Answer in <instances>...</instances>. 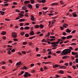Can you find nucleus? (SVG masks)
<instances>
[{
    "instance_id": "nucleus-52",
    "label": "nucleus",
    "mask_w": 78,
    "mask_h": 78,
    "mask_svg": "<svg viewBox=\"0 0 78 78\" xmlns=\"http://www.w3.org/2000/svg\"><path fill=\"white\" fill-rule=\"evenodd\" d=\"M76 63H78V58H76Z\"/></svg>"
},
{
    "instance_id": "nucleus-61",
    "label": "nucleus",
    "mask_w": 78,
    "mask_h": 78,
    "mask_svg": "<svg viewBox=\"0 0 78 78\" xmlns=\"http://www.w3.org/2000/svg\"><path fill=\"white\" fill-rule=\"evenodd\" d=\"M32 72V73H34V72H35V70L34 69H33L31 71Z\"/></svg>"
},
{
    "instance_id": "nucleus-1",
    "label": "nucleus",
    "mask_w": 78,
    "mask_h": 78,
    "mask_svg": "<svg viewBox=\"0 0 78 78\" xmlns=\"http://www.w3.org/2000/svg\"><path fill=\"white\" fill-rule=\"evenodd\" d=\"M71 52V50L69 49H66L62 51V52H61L60 54L62 55H66L68 53H70Z\"/></svg>"
},
{
    "instance_id": "nucleus-63",
    "label": "nucleus",
    "mask_w": 78,
    "mask_h": 78,
    "mask_svg": "<svg viewBox=\"0 0 78 78\" xmlns=\"http://www.w3.org/2000/svg\"><path fill=\"white\" fill-rule=\"evenodd\" d=\"M15 51V49H13L11 51H12V52H14Z\"/></svg>"
},
{
    "instance_id": "nucleus-22",
    "label": "nucleus",
    "mask_w": 78,
    "mask_h": 78,
    "mask_svg": "<svg viewBox=\"0 0 78 78\" xmlns=\"http://www.w3.org/2000/svg\"><path fill=\"white\" fill-rule=\"evenodd\" d=\"M69 56H65L63 57L62 58L63 59H66V58H69Z\"/></svg>"
},
{
    "instance_id": "nucleus-42",
    "label": "nucleus",
    "mask_w": 78,
    "mask_h": 78,
    "mask_svg": "<svg viewBox=\"0 0 78 78\" xmlns=\"http://www.w3.org/2000/svg\"><path fill=\"white\" fill-rule=\"evenodd\" d=\"M76 44L75 43H72L71 44V45H76Z\"/></svg>"
},
{
    "instance_id": "nucleus-31",
    "label": "nucleus",
    "mask_w": 78,
    "mask_h": 78,
    "mask_svg": "<svg viewBox=\"0 0 78 78\" xmlns=\"http://www.w3.org/2000/svg\"><path fill=\"white\" fill-rule=\"evenodd\" d=\"M58 5V4L56 3H52L51 4V5Z\"/></svg>"
},
{
    "instance_id": "nucleus-17",
    "label": "nucleus",
    "mask_w": 78,
    "mask_h": 78,
    "mask_svg": "<svg viewBox=\"0 0 78 78\" xmlns=\"http://www.w3.org/2000/svg\"><path fill=\"white\" fill-rule=\"evenodd\" d=\"M25 21V19H21L19 20V22H24Z\"/></svg>"
},
{
    "instance_id": "nucleus-8",
    "label": "nucleus",
    "mask_w": 78,
    "mask_h": 78,
    "mask_svg": "<svg viewBox=\"0 0 78 78\" xmlns=\"http://www.w3.org/2000/svg\"><path fill=\"white\" fill-rule=\"evenodd\" d=\"M50 34V32H48L47 34L45 36V37H46V38H47V37H49Z\"/></svg>"
},
{
    "instance_id": "nucleus-37",
    "label": "nucleus",
    "mask_w": 78,
    "mask_h": 78,
    "mask_svg": "<svg viewBox=\"0 0 78 78\" xmlns=\"http://www.w3.org/2000/svg\"><path fill=\"white\" fill-rule=\"evenodd\" d=\"M40 70L41 71V72H43V71H44L43 68H40Z\"/></svg>"
},
{
    "instance_id": "nucleus-20",
    "label": "nucleus",
    "mask_w": 78,
    "mask_h": 78,
    "mask_svg": "<svg viewBox=\"0 0 78 78\" xmlns=\"http://www.w3.org/2000/svg\"><path fill=\"white\" fill-rule=\"evenodd\" d=\"M60 69H62V68H63L64 69H65L66 68V66H60Z\"/></svg>"
},
{
    "instance_id": "nucleus-51",
    "label": "nucleus",
    "mask_w": 78,
    "mask_h": 78,
    "mask_svg": "<svg viewBox=\"0 0 78 78\" xmlns=\"http://www.w3.org/2000/svg\"><path fill=\"white\" fill-rule=\"evenodd\" d=\"M7 47H9V48H12V46H10L9 45H8L7 46Z\"/></svg>"
},
{
    "instance_id": "nucleus-23",
    "label": "nucleus",
    "mask_w": 78,
    "mask_h": 78,
    "mask_svg": "<svg viewBox=\"0 0 78 78\" xmlns=\"http://www.w3.org/2000/svg\"><path fill=\"white\" fill-rule=\"evenodd\" d=\"M25 36L26 37H29V34H25Z\"/></svg>"
},
{
    "instance_id": "nucleus-64",
    "label": "nucleus",
    "mask_w": 78,
    "mask_h": 78,
    "mask_svg": "<svg viewBox=\"0 0 78 78\" xmlns=\"http://www.w3.org/2000/svg\"><path fill=\"white\" fill-rule=\"evenodd\" d=\"M67 77H68L69 78H72V77H71V76L69 75H67Z\"/></svg>"
},
{
    "instance_id": "nucleus-34",
    "label": "nucleus",
    "mask_w": 78,
    "mask_h": 78,
    "mask_svg": "<svg viewBox=\"0 0 78 78\" xmlns=\"http://www.w3.org/2000/svg\"><path fill=\"white\" fill-rule=\"evenodd\" d=\"M20 27H22L23 25V23H21L20 24Z\"/></svg>"
},
{
    "instance_id": "nucleus-11",
    "label": "nucleus",
    "mask_w": 78,
    "mask_h": 78,
    "mask_svg": "<svg viewBox=\"0 0 78 78\" xmlns=\"http://www.w3.org/2000/svg\"><path fill=\"white\" fill-rule=\"evenodd\" d=\"M6 34V32L5 31H2V33H1V34H2V35H5V34Z\"/></svg>"
},
{
    "instance_id": "nucleus-6",
    "label": "nucleus",
    "mask_w": 78,
    "mask_h": 78,
    "mask_svg": "<svg viewBox=\"0 0 78 78\" xmlns=\"http://www.w3.org/2000/svg\"><path fill=\"white\" fill-rule=\"evenodd\" d=\"M22 9L23 10H26L27 9V6H24L22 7Z\"/></svg>"
},
{
    "instance_id": "nucleus-21",
    "label": "nucleus",
    "mask_w": 78,
    "mask_h": 78,
    "mask_svg": "<svg viewBox=\"0 0 78 78\" xmlns=\"http://www.w3.org/2000/svg\"><path fill=\"white\" fill-rule=\"evenodd\" d=\"M51 45H57L56 42H51Z\"/></svg>"
},
{
    "instance_id": "nucleus-4",
    "label": "nucleus",
    "mask_w": 78,
    "mask_h": 78,
    "mask_svg": "<svg viewBox=\"0 0 78 78\" xmlns=\"http://www.w3.org/2000/svg\"><path fill=\"white\" fill-rule=\"evenodd\" d=\"M29 34L30 35L34 36V33L33 31L32 30V31Z\"/></svg>"
},
{
    "instance_id": "nucleus-2",
    "label": "nucleus",
    "mask_w": 78,
    "mask_h": 78,
    "mask_svg": "<svg viewBox=\"0 0 78 78\" xmlns=\"http://www.w3.org/2000/svg\"><path fill=\"white\" fill-rule=\"evenodd\" d=\"M24 73L25 74L24 75V76L25 77V78H26L27 76H31V74L27 72H25Z\"/></svg>"
},
{
    "instance_id": "nucleus-18",
    "label": "nucleus",
    "mask_w": 78,
    "mask_h": 78,
    "mask_svg": "<svg viewBox=\"0 0 78 78\" xmlns=\"http://www.w3.org/2000/svg\"><path fill=\"white\" fill-rule=\"evenodd\" d=\"M39 25H35L34 26V27L35 28H39Z\"/></svg>"
},
{
    "instance_id": "nucleus-44",
    "label": "nucleus",
    "mask_w": 78,
    "mask_h": 78,
    "mask_svg": "<svg viewBox=\"0 0 78 78\" xmlns=\"http://www.w3.org/2000/svg\"><path fill=\"white\" fill-rule=\"evenodd\" d=\"M66 33L65 32H64L62 33V34L63 35H64V36H66Z\"/></svg>"
},
{
    "instance_id": "nucleus-27",
    "label": "nucleus",
    "mask_w": 78,
    "mask_h": 78,
    "mask_svg": "<svg viewBox=\"0 0 78 78\" xmlns=\"http://www.w3.org/2000/svg\"><path fill=\"white\" fill-rule=\"evenodd\" d=\"M36 8L38 9L39 8V4H37L36 5Z\"/></svg>"
},
{
    "instance_id": "nucleus-49",
    "label": "nucleus",
    "mask_w": 78,
    "mask_h": 78,
    "mask_svg": "<svg viewBox=\"0 0 78 78\" xmlns=\"http://www.w3.org/2000/svg\"><path fill=\"white\" fill-rule=\"evenodd\" d=\"M60 3H61V4H62V5H63V4H64V3L63 2H62V1H60Z\"/></svg>"
},
{
    "instance_id": "nucleus-50",
    "label": "nucleus",
    "mask_w": 78,
    "mask_h": 78,
    "mask_svg": "<svg viewBox=\"0 0 78 78\" xmlns=\"http://www.w3.org/2000/svg\"><path fill=\"white\" fill-rule=\"evenodd\" d=\"M24 3L25 4H27L28 3V1H24Z\"/></svg>"
},
{
    "instance_id": "nucleus-19",
    "label": "nucleus",
    "mask_w": 78,
    "mask_h": 78,
    "mask_svg": "<svg viewBox=\"0 0 78 78\" xmlns=\"http://www.w3.org/2000/svg\"><path fill=\"white\" fill-rule=\"evenodd\" d=\"M58 41H57V42H56L57 45H58V44H59V43L60 42V41H61L59 39H58Z\"/></svg>"
},
{
    "instance_id": "nucleus-60",
    "label": "nucleus",
    "mask_w": 78,
    "mask_h": 78,
    "mask_svg": "<svg viewBox=\"0 0 78 78\" xmlns=\"http://www.w3.org/2000/svg\"><path fill=\"white\" fill-rule=\"evenodd\" d=\"M55 76H56V78H59V76H59V75H55Z\"/></svg>"
},
{
    "instance_id": "nucleus-13",
    "label": "nucleus",
    "mask_w": 78,
    "mask_h": 78,
    "mask_svg": "<svg viewBox=\"0 0 78 78\" xmlns=\"http://www.w3.org/2000/svg\"><path fill=\"white\" fill-rule=\"evenodd\" d=\"M73 17H77V15L75 12L73 13Z\"/></svg>"
},
{
    "instance_id": "nucleus-58",
    "label": "nucleus",
    "mask_w": 78,
    "mask_h": 78,
    "mask_svg": "<svg viewBox=\"0 0 78 78\" xmlns=\"http://www.w3.org/2000/svg\"><path fill=\"white\" fill-rule=\"evenodd\" d=\"M59 62L60 63H62L64 62V61L63 60H60V61H59Z\"/></svg>"
},
{
    "instance_id": "nucleus-53",
    "label": "nucleus",
    "mask_w": 78,
    "mask_h": 78,
    "mask_svg": "<svg viewBox=\"0 0 78 78\" xmlns=\"http://www.w3.org/2000/svg\"><path fill=\"white\" fill-rule=\"evenodd\" d=\"M22 52L23 54H24V55H25V54H26V52L25 51H22Z\"/></svg>"
},
{
    "instance_id": "nucleus-14",
    "label": "nucleus",
    "mask_w": 78,
    "mask_h": 78,
    "mask_svg": "<svg viewBox=\"0 0 78 78\" xmlns=\"http://www.w3.org/2000/svg\"><path fill=\"white\" fill-rule=\"evenodd\" d=\"M30 1L32 4H34V2H35V1H34V0H30Z\"/></svg>"
},
{
    "instance_id": "nucleus-38",
    "label": "nucleus",
    "mask_w": 78,
    "mask_h": 78,
    "mask_svg": "<svg viewBox=\"0 0 78 78\" xmlns=\"http://www.w3.org/2000/svg\"><path fill=\"white\" fill-rule=\"evenodd\" d=\"M60 28L61 30H64V27H60Z\"/></svg>"
},
{
    "instance_id": "nucleus-28",
    "label": "nucleus",
    "mask_w": 78,
    "mask_h": 78,
    "mask_svg": "<svg viewBox=\"0 0 78 78\" xmlns=\"http://www.w3.org/2000/svg\"><path fill=\"white\" fill-rule=\"evenodd\" d=\"M55 67H59V68H60V67H61V66H59V65H55Z\"/></svg>"
},
{
    "instance_id": "nucleus-15",
    "label": "nucleus",
    "mask_w": 78,
    "mask_h": 78,
    "mask_svg": "<svg viewBox=\"0 0 78 78\" xmlns=\"http://www.w3.org/2000/svg\"><path fill=\"white\" fill-rule=\"evenodd\" d=\"M25 30H29L30 29V27H26L24 28Z\"/></svg>"
},
{
    "instance_id": "nucleus-30",
    "label": "nucleus",
    "mask_w": 78,
    "mask_h": 78,
    "mask_svg": "<svg viewBox=\"0 0 78 78\" xmlns=\"http://www.w3.org/2000/svg\"><path fill=\"white\" fill-rule=\"evenodd\" d=\"M37 2L41 3H42V0H37Z\"/></svg>"
},
{
    "instance_id": "nucleus-16",
    "label": "nucleus",
    "mask_w": 78,
    "mask_h": 78,
    "mask_svg": "<svg viewBox=\"0 0 78 78\" xmlns=\"http://www.w3.org/2000/svg\"><path fill=\"white\" fill-rule=\"evenodd\" d=\"M19 16H19L20 17V18H22V17H23V16H24V15H23V14H20V13H19Z\"/></svg>"
},
{
    "instance_id": "nucleus-10",
    "label": "nucleus",
    "mask_w": 78,
    "mask_h": 78,
    "mask_svg": "<svg viewBox=\"0 0 78 78\" xmlns=\"http://www.w3.org/2000/svg\"><path fill=\"white\" fill-rule=\"evenodd\" d=\"M28 6L30 8H33V6L30 4H28Z\"/></svg>"
},
{
    "instance_id": "nucleus-5",
    "label": "nucleus",
    "mask_w": 78,
    "mask_h": 78,
    "mask_svg": "<svg viewBox=\"0 0 78 78\" xmlns=\"http://www.w3.org/2000/svg\"><path fill=\"white\" fill-rule=\"evenodd\" d=\"M21 64H22V62H17L16 64V66H20Z\"/></svg>"
},
{
    "instance_id": "nucleus-3",
    "label": "nucleus",
    "mask_w": 78,
    "mask_h": 78,
    "mask_svg": "<svg viewBox=\"0 0 78 78\" xmlns=\"http://www.w3.org/2000/svg\"><path fill=\"white\" fill-rule=\"evenodd\" d=\"M12 36L13 38H16L17 37V33L15 32H13L12 34Z\"/></svg>"
},
{
    "instance_id": "nucleus-57",
    "label": "nucleus",
    "mask_w": 78,
    "mask_h": 78,
    "mask_svg": "<svg viewBox=\"0 0 78 78\" xmlns=\"http://www.w3.org/2000/svg\"><path fill=\"white\" fill-rule=\"evenodd\" d=\"M73 68V69H76V66H72Z\"/></svg>"
},
{
    "instance_id": "nucleus-32",
    "label": "nucleus",
    "mask_w": 78,
    "mask_h": 78,
    "mask_svg": "<svg viewBox=\"0 0 78 78\" xmlns=\"http://www.w3.org/2000/svg\"><path fill=\"white\" fill-rule=\"evenodd\" d=\"M23 44L24 45H27V42H23Z\"/></svg>"
},
{
    "instance_id": "nucleus-54",
    "label": "nucleus",
    "mask_w": 78,
    "mask_h": 78,
    "mask_svg": "<svg viewBox=\"0 0 78 78\" xmlns=\"http://www.w3.org/2000/svg\"><path fill=\"white\" fill-rule=\"evenodd\" d=\"M43 9H44V10H46L48 8L47 7H44L43 8Z\"/></svg>"
},
{
    "instance_id": "nucleus-48",
    "label": "nucleus",
    "mask_w": 78,
    "mask_h": 78,
    "mask_svg": "<svg viewBox=\"0 0 78 78\" xmlns=\"http://www.w3.org/2000/svg\"><path fill=\"white\" fill-rule=\"evenodd\" d=\"M7 53H8V54H9V55H11V51H8Z\"/></svg>"
},
{
    "instance_id": "nucleus-47",
    "label": "nucleus",
    "mask_w": 78,
    "mask_h": 78,
    "mask_svg": "<svg viewBox=\"0 0 78 78\" xmlns=\"http://www.w3.org/2000/svg\"><path fill=\"white\" fill-rule=\"evenodd\" d=\"M13 41H15V42H16V41H18V40H17V39L16 38H14L13 39Z\"/></svg>"
},
{
    "instance_id": "nucleus-7",
    "label": "nucleus",
    "mask_w": 78,
    "mask_h": 78,
    "mask_svg": "<svg viewBox=\"0 0 78 78\" xmlns=\"http://www.w3.org/2000/svg\"><path fill=\"white\" fill-rule=\"evenodd\" d=\"M71 30H69V29L67 28L66 29V33H70V32H71Z\"/></svg>"
},
{
    "instance_id": "nucleus-29",
    "label": "nucleus",
    "mask_w": 78,
    "mask_h": 78,
    "mask_svg": "<svg viewBox=\"0 0 78 78\" xmlns=\"http://www.w3.org/2000/svg\"><path fill=\"white\" fill-rule=\"evenodd\" d=\"M46 2V1L45 0H42L41 2L43 3H45Z\"/></svg>"
},
{
    "instance_id": "nucleus-36",
    "label": "nucleus",
    "mask_w": 78,
    "mask_h": 78,
    "mask_svg": "<svg viewBox=\"0 0 78 78\" xmlns=\"http://www.w3.org/2000/svg\"><path fill=\"white\" fill-rule=\"evenodd\" d=\"M1 14L2 16H3L4 15V13H5V12H2L1 11Z\"/></svg>"
},
{
    "instance_id": "nucleus-33",
    "label": "nucleus",
    "mask_w": 78,
    "mask_h": 78,
    "mask_svg": "<svg viewBox=\"0 0 78 78\" xmlns=\"http://www.w3.org/2000/svg\"><path fill=\"white\" fill-rule=\"evenodd\" d=\"M50 38L55 39V37L54 36H51L50 37Z\"/></svg>"
},
{
    "instance_id": "nucleus-41",
    "label": "nucleus",
    "mask_w": 78,
    "mask_h": 78,
    "mask_svg": "<svg viewBox=\"0 0 78 78\" xmlns=\"http://www.w3.org/2000/svg\"><path fill=\"white\" fill-rule=\"evenodd\" d=\"M76 32V30H73V31L72 32V33L73 34L75 33Z\"/></svg>"
},
{
    "instance_id": "nucleus-40",
    "label": "nucleus",
    "mask_w": 78,
    "mask_h": 78,
    "mask_svg": "<svg viewBox=\"0 0 78 78\" xmlns=\"http://www.w3.org/2000/svg\"><path fill=\"white\" fill-rule=\"evenodd\" d=\"M62 39H66V37H62Z\"/></svg>"
},
{
    "instance_id": "nucleus-24",
    "label": "nucleus",
    "mask_w": 78,
    "mask_h": 78,
    "mask_svg": "<svg viewBox=\"0 0 78 78\" xmlns=\"http://www.w3.org/2000/svg\"><path fill=\"white\" fill-rule=\"evenodd\" d=\"M40 27L41 28H44V26L42 25V24H41L40 25Z\"/></svg>"
},
{
    "instance_id": "nucleus-35",
    "label": "nucleus",
    "mask_w": 78,
    "mask_h": 78,
    "mask_svg": "<svg viewBox=\"0 0 78 78\" xmlns=\"http://www.w3.org/2000/svg\"><path fill=\"white\" fill-rule=\"evenodd\" d=\"M24 33H25L24 32H21L20 34L22 36H23L24 35Z\"/></svg>"
},
{
    "instance_id": "nucleus-26",
    "label": "nucleus",
    "mask_w": 78,
    "mask_h": 78,
    "mask_svg": "<svg viewBox=\"0 0 78 78\" xmlns=\"http://www.w3.org/2000/svg\"><path fill=\"white\" fill-rule=\"evenodd\" d=\"M55 22H56V20H53L52 22V24L55 23Z\"/></svg>"
},
{
    "instance_id": "nucleus-9",
    "label": "nucleus",
    "mask_w": 78,
    "mask_h": 78,
    "mask_svg": "<svg viewBox=\"0 0 78 78\" xmlns=\"http://www.w3.org/2000/svg\"><path fill=\"white\" fill-rule=\"evenodd\" d=\"M73 36L72 35H69L66 37V39H70V38H72Z\"/></svg>"
},
{
    "instance_id": "nucleus-43",
    "label": "nucleus",
    "mask_w": 78,
    "mask_h": 78,
    "mask_svg": "<svg viewBox=\"0 0 78 78\" xmlns=\"http://www.w3.org/2000/svg\"><path fill=\"white\" fill-rule=\"evenodd\" d=\"M73 64V63H72V62H70L69 63V66H72V64Z\"/></svg>"
},
{
    "instance_id": "nucleus-45",
    "label": "nucleus",
    "mask_w": 78,
    "mask_h": 78,
    "mask_svg": "<svg viewBox=\"0 0 78 78\" xmlns=\"http://www.w3.org/2000/svg\"><path fill=\"white\" fill-rule=\"evenodd\" d=\"M65 66H69V63H66L65 64Z\"/></svg>"
},
{
    "instance_id": "nucleus-55",
    "label": "nucleus",
    "mask_w": 78,
    "mask_h": 78,
    "mask_svg": "<svg viewBox=\"0 0 78 78\" xmlns=\"http://www.w3.org/2000/svg\"><path fill=\"white\" fill-rule=\"evenodd\" d=\"M5 62H1L0 64H5Z\"/></svg>"
},
{
    "instance_id": "nucleus-39",
    "label": "nucleus",
    "mask_w": 78,
    "mask_h": 78,
    "mask_svg": "<svg viewBox=\"0 0 78 78\" xmlns=\"http://www.w3.org/2000/svg\"><path fill=\"white\" fill-rule=\"evenodd\" d=\"M23 68L25 69V70H27V67H26V66H23Z\"/></svg>"
},
{
    "instance_id": "nucleus-62",
    "label": "nucleus",
    "mask_w": 78,
    "mask_h": 78,
    "mask_svg": "<svg viewBox=\"0 0 78 78\" xmlns=\"http://www.w3.org/2000/svg\"><path fill=\"white\" fill-rule=\"evenodd\" d=\"M20 30H23V27H21L20 28Z\"/></svg>"
},
{
    "instance_id": "nucleus-56",
    "label": "nucleus",
    "mask_w": 78,
    "mask_h": 78,
    "mask_svg": "<svg viewBox=\"0 0 78 78\" xmlns=\"http://www.w3.org/2000/svg\"><path fill=\"white\" fill-rule=\"evenodd\" d=\"M69 50H73V48H72V47H69Z\"/></svg>"
},
{
    "instance_id": "nucleus-25",
    "label": "nucleus",
    "mask_w": 78,
    "mask_h": 78,
    "mask_svg": "<svg viewBox=\"0 0 78 78\" xmlns=\"http://www.w3.org/2000/svg\"><path fill=\"white\" fill-rule=\"evenodd\" d=\"M59 73H62V74H63V73H64V71L60 70V71H59Z\"/></svg>"
},
{
    "instance_id": "nucleus-46",
    "label": "nucleus",
    "mask_w": 78,
    "mask_h": 78,
    "mask_svg": "<svg viewBox=\"0 0 78 78\" xmlns=\"http://www.w3.org/2000/svg\"><path fill=\"white\" fill-rule=\"evenodd\" d=\"M55 41V39H51L50 40V41Z\"/></svg>"
},
{
    "instance_id": "nucleus-12",
    "label": "nucleus",
    "mask_w": 78,
    "mask_h": 78,
    "mask_svg": "<svg viewBox=\"0 0 78 78\" xmlns=\"http://www.w3.org/2000/svg\"><path fill=\"white\" fill-rule=\"evenodd\" d=\"M31 20L32 21H34V16H31Z\"/></svg>"
},
{
    "instance_id": "nucleus-59",
    "label": "nucleus",
    "mask_w": 78,
    "mask_h": 78,
    "mask_svg": "<svg viewBox=\"0 0 78 78\" xmlns=\"http://www.w3.org/2000/svg\"><path fill=\"white\" fill-rule=\"evenodd\" d=\"M61 53V51H58L56 52V53Z\"/></svg>"
}]
</instances>
